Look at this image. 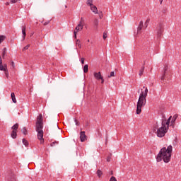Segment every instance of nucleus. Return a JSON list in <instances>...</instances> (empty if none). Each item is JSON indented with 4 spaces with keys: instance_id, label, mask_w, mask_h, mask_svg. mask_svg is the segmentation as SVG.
Segmentation results:
<instances>
[{
    "instance_id": "obj_1",
    "label": "nucleus",
    "mask_w": 181,
    "mask_h": 181,
    "mask_svg": "<svg viewBox=\"0 0 181 181\" xmlns=\"http://www.w3.org/2000/svg\"><path fill=\"white\" fill-rule=\"evenodd\" d=\"M170 121H172V116H170L168 120L163 119L161 127H159V124L156 123L153 127V131L155 134H156L158 138H163L165 135L169 131V124H170Z\"/></svg>"
},
{
    "instance_id": "obj_2",
    "label": "nucleus",
    "mask_w": 181,
    "mask_h": 181,
    "mask_svg": "<svg viewBox=\"0 0 181 181\" xmlns=\"http://www.w3.org/2000/svg\"><path fill=\"white\" fill-rule=\"evenodd\" d=\"M172 152H173V146L169 145L168 147H163L158 152L156 159V162H164L169 163L172 158Z\"/></svg>"
},
{
    "instance_id": "obj_3",
    "label": "nucleus",
    "mask_w": 181,
    "mask_h": 181,
    "mask_svg": "<svg viewBox=\"0 0 181 181\" xmlns=\"http://www.w3.org/2000/svg\"><path fill=\"white\" fill-rule=\"evenodd\" d=\"M145 90H142L139 95V98L136 104V112L138 115L142 112V107L146 105V97H148V88L143 87Z\"/></svg>"
},
{
    "instance_id": "obj_4",
    "label": "nucleus",
    "mask_w": 181,
    "mask_h": 181,
    "mask_svg": "<svg viewBox=\"0 0 181 181\" xmlns=\"http://www.w3.org/2000/svg\"><path fill=\"white\" fill-rule=\"evenodd\" d=\"M35 128L37 132V139L40 141V144L43 145L45 144V139H43V116L42 115H38L37 117Z\"/></svg>"
},
{
    "instance_id": "obj_5",
    "label": "nucleus",
    "mask_w": 181,
    "mask_h": 181,
    "mask_svg": "<svg viewBox=\"0 0 181 181\" xmlns=\"http://www.w3.org/2000/svg\"><path fill=\"white\" fill-rule=\"evenodd\" d=\"M84 28V20L83 18H81V21L78 25L76 27L74 31V38L77 39V33L78 32H81V30Z\"/></svg>"
},
{
    "instance_id": "obj_6",
    "label": "nucleus",
    "mask_w": 181,
    "mask_h": 181,
    "mask_svg": "<svg viewBox=\"0 0 181 181\" xmlns=\"http://www.w3.org/2000/svg\"><path fill=\"white\" fill-rule=\"evenodd\" d=\"M156 32L157 35V37L158 39H160L162 35L163 34V23H159L156 28Z\"/></svg>"
},
{
    "instance_id": "obj_7",
    "label": "nucleus",
    "mask_w": 181,
    "mask_h": 181,
    "mask_svg": "<svg viewBox=\"0 0 181 181\" xmlns=\"http://www.w3.org/2000/svg\"><path fill=\"white\" fill-rule=\"evenodd\" d=\"M0 70L1 71H4L6 77L9 76V72L8 71V65L6 64H2V57L0 55Z\"/></svg>"
},
{
    "instance_id": "obj_8",
    "label": "nucleus",
    "mask_w": 181,
    "mask_h": 181,
    "mask_svg": "<svg viewBox=\"0 0 181 181\" xmlns=\"http://www.w3.org/2000/svg\"><path fill=\"white\" fill-rule=\"evenodd\" d=\"M169 71V65H165L163 68V76H161V80H165V77H166V74Z\"/></svg>"
},
{
    "instance_id": "obj_9",
    "label": "nucleus",
    "mask_w": 181,
    "mask_h": 181,
    "mask_svg": "<svg viewBox=\"0 0 181 181\" xmlns=\"http://www.w3.org/2000/svg\"><path fill=\"white\" fill-rule=\"evenodd\" d=\"M80 139H81V142H84L87 141V136L86 135V132H80Z\"/></svg>"
},
{
    "instance_id": "obj_10",
    "label": "nucleus",
    "mask_w": 181,
    "mask_h": 181,
    "mask_svg": "<svg viewBox=\"0 0 181 181\" xmlns=\"http://www.w3.org/2000/svg\"><path fill=\"white\" fill-rule=\"evenodd\" d=\"M90 11L95 13V15L98 14V8H97V6L93 4L92 6H89Z\"/></svg>"
},
{
    "instance_id": "obj_11",
    "label": "nucleus",
    "mask_w": 181,
    "mask_h": 181,
    "mask_svg": "<svg viewBox=\"0 0 181 181\" xmlns=\"http://www.w3.org/2000/svg\"><path fill=\"white\" fill-rule=\"evenodd\" d=\"M93 76L95 80H98V81H100V78H103V76H101V72H94Z\"/></svg>"
},
{
    "instance_id": "obj_12",
    "label": "nucleus",
    "mask_w": 181,
    "mask_h": 181,
    "mask_svg": "<svg viewBox=\"0 0 181 181\" xmlns=\"http://www.w3.org/2000/svg\"><path fill=\"white\" fill-rule=\"evenodd\" d=\"M22 34H23V40H25V37H26V26L25 25L22 27Z\"/></svg>"
},
{
    "instance_id": "obj_13",
    "label": "nucleus",
    "mask_w": 181,
    "mask_h": 181,
    "mask_svg": "<svg viewBox=\"0 0 181 181\" xmlns=\"http://www.w3.org/2000/svg\"><path fill=\"white\" fill-rule=\"evenodd\" d=\"M177 114H175L173 115V118L171 117V125H175V122H176V119H177Z\"/></svg>"
},
{
    "instance_id": "obj_14",
    "label": "nucleus",
    "mask_w": 181,
    "mask_h": 181,
    "mask_svg": "<svg viewBox=\"0 0 181 181\" xmlns=\"http://www.w3.org/2000/svg\"><path fill=\"white\" fill-rule=\"evenodd\" d=\"M143 28H144V21H141L139 22V25L137 28V32H139V31L142 30Z\"/></svg>"
},
{
    "instance_id": "obj_15",
    "label": "nucleus",
    "mask_w": 181,
    "mask_h": 181,
    "mask_svg": "<svg viewBox=\"0 0 181 181\" xmlns=\"http://www.w3.org/2000/svg\"><path fill=\"white\" fill-rule=\"evenodd\" d=\"M18 128H19V124L18 123H16V124H14L12 127L11 129L14 132H18Z\"/></svg>"
},
{
    "instance_id": "obj_16",
    "label": "nucleus",
    "mask_w": 181,
    "mask_h": 181,
    "mask_svg": "<svg viewBox=\"0 0 181 181\" xmlns=\"http://www.w3.org/2000/svg\"><path fill=\"white\" fill-rule=\"evenodd\" d=\"M16 136H18V132L12 131L11 138H13V139H16Z\"/></svg>"
},
{
    "instance_id": "obj_17",
    "label": "nucleus",
    "mask_w": 181,
    "mask_h": 181,
    "mask_svg": "<svg viewBox=\"0 0 181 181\" xmlns=\"http://www.w3.org/2000/svg\"><path fill=\"white\" fill-rule=\"evenodd\" d=\"M94 0H87L86 1V5H88V6H91L93 4Z\"/></svg>"
},
{
    "instance_id": "obj_18",
    "label": "nucleus",
    "mask_w": 181,
    "mask_h": 181,
    "mask_svg": "<svg viewBox=\"0 0 181 181\" xmlns=\"http://www.w3.org/2000/svg\"><path fill=\"white\" fill-rule=\"evenodd\" d=\"M11 99L13 103H14L15 104H16V98L15 97V93H11Z\"/></svg>"
},
{
    "instance_id": "obj_19",
    "label": "nucleus",
    "mask_w": 181,
    "mask_h": 181,
    "mask_svg": "<svg viewBox=\"0 0 181 181\" xmlns=\"http://www.w3.org/2000/svg\"><path fill=\"white\" fill-rule=\"evenodd\" d=\"M83 73H88V64L84 65Z\"/></svg>"
},
{
    "instance_id": "obj_20",
    "label": "nucleus",
    "mask_w": 181,
    "mask_h": 181,
    "mask_svg": "<svg viewBox=\"0 0 181 181\" xmlns=\"http://www.w3.org/2000/svg\"><path fill=\"white\" fill-rule=\"evenodd\" d=\"M99 21L98 18H95L93 21V25H95V26H98V23H99Z\"/></svg>"
},
{
    "instance_id": "obj_21",
    "label": "nucleus",
    "mask_w": 181,
    "mask_h": 181,
    "mask_svg": "<svg viewBox=\"0 0 181 181\" xmlns=\"http://www.w3.org/2000/svg\"><path fill=\"white\" fill-rule=\"evenodd\" d=\"M76 46H77L78 47H79V49H81V42H80L79 40H76Z\"/></svg>"
},
{
    "instance_id": "obj_22",
    "label": "nucleus",
    "mask_w": 181,
    "mask_h": 181,
    "mask_svg": "<svg viewBox=\"0 0 181 181\" xmlns=\"http://www.w3.org/2000/svg\"><path fill=\"white\" fill-rule=\"evenodd\" d=\"M5 39H6V37L5 35H0V43H2V42H4Z\"/></svg>"
},
{
    "instance_id": "obj_23",
    "label": "nucleus",
    "mask_w": 181,
    "mask_h": 181,
    "mask_svg": "<svg viewBox=\"0 0 181 181\" xmlns=\"http://www.w3.org/2000/svg\"><path fill=\"white\" fill-rule=\"evenodd\" d=\"M5 54H6V48L3 49V52H2V54H1V56H2L3 59L5 58Z\"/></svg>"
},
{
    "instance_id": "obj_24",
    "label": "nucleus",
    "mask_w": 181,
    "mask_h": 181,
    "mask_svg": "<svg viewBox=\"0 0 181 181\" xmlns=\"http://www.w3.org/2000/svg\"><path fill=\"white\" fill-rule=\"evenodd\" d=\"M145 70V66H143L140 71H139V76H142V74H144V71Z\"/></svg>"
},
{
    "instance_id": "obj_25",
    "label": "nucleus",
    "mask_w": 181,
    "mask_h": 181,
    "mask_svg": "<svg viewBox=\"0 0 181 181\" xmlns=\"http://www.w3.org/2000/svg\"><path fill=\"white\" fill-rule=\"evenodd\" d=\"M23 145H25V146H28L29 145V143L25 139H23Z\"/></svg>"
},
{
    "instance_id": "obj_26",
    "label": "nucleus",
    "mask_w": 181,
    "mask_h": 181,
    "mask_svg": "<svg viewBox=\"0 0 181 181\" xmlns=\"http://www.w3.org/2000/svg\"><path fill=\"white\" fill-rule=\"evenodd\" d=\"M22 132L24 135H28V130L24 127L22 130Z\"/></svg>"
},
{
    "instance_id": "obj_27",
    "label": "nucleus",
    "mask_w": 181,
    "mask_h": 181,
    "mask_svg": "<svg viewBox=\"0 0 181 181\" xmlns=\"http://www.w3.org/2000/svg\"><path fill=\"white\" fill-rule=\"evenodd\" d=\"M29 47H30V45H28L25 47H24L23 48V52H25V50H28V49H29Z\"/></svg>"
},
{
    "instance_id": "obj_28",
    "label": "nucleus",
    "mask_w": 181,
    "mask_h": 181,
    "mask_svg": "<svg viewBox=\"0 0 181 181\" xmlns=\"http://www.w3.org/2000/svg\"><path fill=\"white\" fill-rule=\"evenodd\" d=\"M97 173H98V176L99 177H101V175H103V172H101V170H98Z\"/></svg>"
},
{
    "instance_id": "obj_29",
    "label": "nucleus",
    "mask_w": 181,
    "mask_h": 181,
    "mask_svg": "<svg viewBox=\"0 0 181 181\" xmlns=\"http://www.w3.org/2000/svg\"><path fill=\"white\" fill-rule=\"evenodd\" d=\"M150 21H151V20H150L149 18H148V19L146 21V22H145L146 28H148V25L149 24Z\"/></svg>"
},
{
    "instance_id": "obj_30",
    "label": "nucleus",
    "mask_w": 181,
    "mask_h": 181,
    "mask_svg": "<svg viewBox=\"0 0 181 181\" xmlns=\"http://www.w3.org/2000/svg\"><path fill=\"white\" fill-rule=\"evenodd\" d=\"M108 77L109 78L110 77H115V72H114V71L110 72V75Z\"/></svg>"
},
{
    "instance_id": "obj_31",
    "label": "nucleus",
    "mask_w": 181,
    "mask_h": 181,
    "mask_svg": "<svg viewBox=\"0 0 181 181\" xmlns=\"http://www.w3.org/2000/svg\"><path fill=\"white\" fill-rule=\"evenodd\" d=\"M98 14H99V18H100V19H103V16H104V15L103 14V12L100 11V13H98Z\"/></svg>"
},
{
    "instance_id": "obj_32",
    "label": "nucleus",
    "mask_w": 181,
    "mask_h": 181,
    "mask_svg": "<svg viewBox=\"0 0 181 181\" xmlns=\"http://www.w3.org/2000/svg\"><path fill=\"white\" fill-rule=\"evenodd\" d=\"M109 181H117V178H115V177L112 176L110 177Z\"/></svg>"
},
{
    "instance_id": "obj_33",
    "label": "nucleus",
    "mask_w": 181,
    "mask_h": 181,
    "mask_svg": "<svg viewBox=\"0 0 181 181\" xmlns=\"http://www.w3.org/2000/svg\"><path fill=\"white\" fill-rule=\"evenodd\" d=\"M18 1H21V0H10L11 4H16V2H18Z\"/></svg>"
},
{
    "instance_id": "obj_34",
    "label": "nucleus",
    "mask_w": 181,
    "mask_h": 181,
    "mask_svg": "<svg viewBox=\"0 0 181 181\" xmlns=\"http://www.w3.org/2000/svg\"><path fill=\"white\" fill-rule=\"evenodd\" d=\"M11 65L12 69H15V62H11Z\"/></svg>"
},
{
    "instance_id": "obj_35",
    "label": "nucleus",
    "mask_w": 181,
    "mask_h": 181,
    "mask_svg": "<svg viewBox=\"0 0 181 181\" xmlns=\"http://www.w3.org/2000/svg\"><path fill=\"white\" fill-rule=\"evenodd\" d=\"M103 39L104 40L107 39V34L105 33H103Z\"/></svg>"
},
{
    "instance_id": "obj_36",
    "label": "nucleus",
    "mask_w": 181,
    "mask_h": 181,
    "mask_svg": "<svg viewBox=\"0 0 181 181\" xmlns=\"http://www.w3.org/2000/svg\"><path fill=\"white\" fill-rule=\"evenodd\" d=\"M49 23L50 21H46L44 23V25L46 26V25H49Z\"/></svg>"
},
{
    "instance_id": "obj_37",
    "label": "nucleus",
    "mask_w": 181,
    "mask_h": 181,
    "mask_svg": "<svg viewBox=\"0 0 181 181\" xmlns=\"http://www.w3.org/2000/svg\"><path fill=\"white\" fill-rule=\"evenodd\" d=\"M101 80V83L104 84V77L102 76V78H100Z\"/></svg>"
},
{
    "instance_id": "obj_38",
    "label": "nucleus",
    "mask_w": 181,
    "mask_h": 181,
    "mask_svg": "<svg viewBox=\"0 0 181 181\" xmlns=\"http://www.w3.org/2000/svg\"><path fill=\"white\" fill-rule=\"evenodd\" d=\"M84 60H85L84 58H81V64H84Z\"/></svg>"
},
{
    "instance_id": "obj_39",
    "label": "nucleus",
    "mask_w": 181,
    "mask_h": 181,
    "mask_svg": "<svg viewBox=\"0 0 181 181\" xmlns=\"http://www.w3.org/2000/svg\"><path fill=\"white\" fill-rule=\"evenodd\" d=\"M160 2V5H162V4H163V0H158Z\"/></svg>"
},
{
    "instance_id": "obj_40",
    "label": "nucleus",
    "mask_w": 181,
    "mask_h": 181,
    "mask_svg": "<svg viewBox=\"0 0 181 181\" xmlns=\"http://www.w3.org/2000/svg\"><path fill=\"white\" fill-rule=\"evenodd\" d=\"M107 160V162H110V160H111V157H108Z\"/></svg>"
},
{
    "instance_id": "obj_41",
    "label": "nucleus",
    "mask_w": 181,
    "mask_h": 181,
    "mask_svg": "<svg viewBox=\"0 0 181 181\" xmlns=\"http://www.w3.org/2000/svg\"><path fill=\"white\" fill-rule=\"evenodd\" d=\"M76 122V125H78V122H77V120H75Z\"/></svg>"
},
{
    "instance_id": "obj_42",
    "label": "nucleus",
    "mask_w": 181,
    "mask_h": 181,
    "mask_svg": "<svg viewBox=\"0 0 181 181\" xmlns=\"http://www.w3.org/2000/svg\"><path fill=\"white\" fill-rule=\"evenodd\" d=\"M6 5H9V3H8V2H7V3H6Z\"/></svg>"
},
{
    "instance_id": "obj_43",
    "label": "nucleus",
    "mask_w": 181,
    "mask_h": 181,
    "mask_svg": "<svg viewBox=\"0 0 181 181\" xmlns=\"http://www.w3.org/2000/svg\"><path fill=\"white\" fill-rule=\"evenodd\" d=\"M87 42H88V43H90V40H88Z\"/></svg>"
}]
</instances>
